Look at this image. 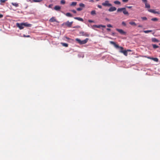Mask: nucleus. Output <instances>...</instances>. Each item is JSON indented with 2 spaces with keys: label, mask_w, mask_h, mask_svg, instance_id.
Instances as JSON below:
<instances>
[{
  "label": "nucleus",
  "mask_w": 160,
  "mask_h": 160,
  "mask_svg": "<svg viewBox=\"0 0 160 160\" xmlns=\"http://www.w3.org/2000/svg\"><path fill=\"white\" fill-rule=\"evenodd\" d=\"M110 44H112L115 48H119L120 49L119 52L122 53H123L125 56H127L128 55L127 51L126 50H123V48L122 47H120L118 44L113 41H110Z\"/></svg>",
  "instance_id": "nucleus-1"
},
{
  "label": "nucleus",
  "mask_w": 160,
  "mask_h": 160,
  "mask_svg": "<svg viewBox=\"0 0 160 160\" xmlns=\"http://www.w3.org/2000/svg\"><path fill=\"white\" fill-rule=\"evenodd\" d=\"M88 38H86L85 39L81 41L80 39L77 38L76 39V41H77L80 44H84L86 43L88 41Z\"/></svg>",
  "instance_id": "nucleus-2"
},
{
  "label": "nucleus",
  "mask_w": 160,
  "mask_h": 160,
  "mask_svg": "<svg viewBox=\"0 0 160 160\" xmlns=\"http://www.w3.org/2000/svg\"><path fill=\"white\" fill-rule=\"evenodd\" d=\"M102 5L105 7H109L112 6V5L109 3V1L108 0H106L104 2L102 3Z\"/></svg>",
  "instance_id": "nucleus-3"
},
{
  "label": "nucleus",
  "mask_w": 160,
  "mask_h": 160,
  "mask_svg": "<svg viewBox=\"0 0 160 160\" xmlns=\"http://www.w3.org/2000/svg\"><path fill=\"white\" fill-rule=\"evenodd\" d=\"M116 30L118 31L121 34L126 35V32L122 29L116 28Z\"/></svg>",
  "instance_id": "nucleus-4"
},
{
  "label": "nucleus",
  "mask_w": 160,
  "mask_h": 160,
  "mask_svg": "<svg viewBox=\"0 0 160 160\" xmlns=\"http://www.w3.org/2000/svg\"><path fill=\"white\" fill-rule=\"evenodd\" d=\"M73 23V22H69V21H68L67 22L63 23V25H65L67 26L68 27H71Z\"/></svg>",
  "instance_id": "nucleus-5"
},
{
  "label": "nucleus",
  "mask_w": 160,
  "mask_h": 160,
  "mask_svg": "<svg viewBox=\"0 0 160 160\" xmlns=\"http://www.w3.org/2000/svg\"><path fill=\"white\" fill-rule=\"evenodd\" d=\"M142 2H144L145 4V8L149 9L150 7V5L148 3L147 0H142Z\"/></svg>",
  "instance_id": "nucleus-6"
},
{
  "label": "nucleus",
  "mask_w": 160,
  "mask_h": 160,
  "mask_svg": "<svg viewBox=\"0 0 160 160\" xmlns=\"http://www.w3.org/2000/svg\"><path fill=\"white\" fill-rule=\"evenodd\" d=\"M16 25L17 27H18L20 29H23L24 28V26L23 24V23H21L19 24L18 23H17L16 24Z\"/></svg>",
  "instance_id": "nucleus-7"
},
{
  "label": "nucleus",
  "mask_w": 160,
  "mask_h": 160,
  "mask_svg": "<svg viewBox=\"0 0 160 160\" xmlns=\"http://www.w3.org/2000/svg\"><path fill=\"white\" fill-rule=\"evenodd\" d=\"M148 11L150 12L153 13L154 14H159L160 13L158 11H156L154 9H148Z\"/></svg>",
  "instance_id": "nucleus-8"
},
{
  "label": "nucleus",
  "mask_w": 160,
  "mask_h": 160,
  "mask_svg": "<svg viewBox=\"0 0 160 160\" xmlns=\"http://www.w3.org/2000/svg\"><path fill=\"white\" fill-rule=\"evenodd\" d=\"M117 9L116 8L114 7H111L108 9V10L110 12H112L115 11Z\"/></svg>",
  "instance_id": "nucleus-9"
},
{
  "label": "nucleus",
  "mask_w": 160,
  "mask_h": 160,
  "mask_svg": "<svg viewBox=\"0 0 160 160\" xmlns=\"http://www.w3.org/2000/svg\"><path fill=\"white\" fill-rule=\"evenodd\" d=\"M24 27H31L32 25L28 23V22L23 23Z\"/></svg>",
  "instance_id": "nucleus-10"
},
{
  "label": "nucleus",
  "mask_w": 160,
  "mask_h": 160,
  "mask_svg": "<svg viewBox=\"0 0 160 160\" xmlns=\"http://www.w3.org/2000/svg\"><path fill=\"white\" fill-rule=\"evenodd\" d=\"M49 21L50 22H57V20L54 17H52L49 19Z\"/></svg>",
  "instance_id": "nucleus-11"
},
{
  "label": "nucleus",
  "mask_w": 160,
  "mask_h": 160,
  "mask_svg": "<svg viewBox=\"0 0 160 160\" xmlns=\"http://www.w3.org/2000/svg\"><path fill=\"white\" fill-rule=\"evenodd\" d=\"M148 58L152 59L156 62H158V59L157 58L148 57Z\"/></svg>",
  "instance_id": "nucleus-12"
},
{
  "label": "nucleus",
  "mask_w": 160,
  "mask_h": 160,
  "mask_svg": "<svg viewBox=\"0 0 160 160\" xmlns=\"http://www.w3.org/2000/svg\"><path fill=\"white\" fill-rule=\"evenodd\" d=\"M124 8V9H123V10L122 11L123 14L125 15H128L129 14L128 12L126 10V8Z\"/></svg>",
  "instance_id": "nucleus-13"
},
{
  "label": "nucleus",
  "mask_w": 160,
  "mask_h": 160,
  "mask_svg": "<svg viewBox=\"0 0 160 160\" xmlns=\"http://www.w3.org/2000/svg\"><path fill=\"white\" fill-rule=\"evenodd\" d=\"M42 1V0H30L31 2L32 3L33 2H40Z\"/></svg>",
  "instance_id": "nucleus-14"
},
{
  "label": "nucleus",
  "mask_w": 160,
  "mask_h": 160,
  "mask_svg": "<svg viewBox=\"0 0 160 160\" xmlns=\"http://www.w3.org/2000/svg\"><path fill=\"white\" fill-rule=\"evenodd\" d=\"M74 18L75 19L82 22H83V19L82 18L80 17H74Z\"/></svg>",
  "instance_id": "nucleus-15"
},
{
  "label": "nucleus",
  "mask_w": 160,
  "mask_h": 160,
  "mask_svg": "<svg viewBox=\"0 0 160 160\" xmlns=\"http://www.w3.org/2000/svg\"><path fill=\"white\" fill-rule=\"evenodd\" d=\"M11 4L16 7H18L19 6L18 4L16 2H12Z\"/></svg>",
  "instance_id": "nucleus-16"
},
{
  "label": "nucleus",
  "mask_w": 160,
  "mask_h": 160,
  "mask_svg": "<svg viewBox=\"0 0 160 160\" xmlns=\"http://www.w3.org/2000/svg\"><path fill=\"white\" fill-rule=\"evenodd\" d=\"M54 9L56 10H59L61 9V7L58 6H56L54 7Z\"/></svg>",
  "instance_id": "nucleus-17"
},
{
  "label": "nucleus",
  "mask_w": 160,
  "mask_h": 160,
  "mask_svg": "<svg viewBox=\"0 0 160 160\" xmlns=\"http://www.w3.org/2000/svg\"><path fill=\"white\" fill-rule=\"evenodd\" d=\"M124 8H118L117 10V12H122L123 9H124Z\"/></svg>",
  "instance_id": "nucleus-18"
},
{
  "label": "nucleus",
  "mask_w": 160,
  "mask_h": 160,
  "mask_svg": "<svg viewBox=\"0 0 160 160\" xmlns=\"http://www.w3.org/2000/svg\"><path fill=\"white\" fill-rule=\"evenodd\" d=\"M65 15L67 16L68 17H72V14H71L69 12L65 14Z\"/></svg>",
  "instance_id": "nucleus-19"
},
{
  "label": "nucleus",
  "mask_w": 160,
  "mask_h": 160,
  "mask_svg": "<svg viewBox=\"0 0 160 160\" xmlns=\"http://www.w3.org/2000/svg\"><path fill=\"white\" fill-rule=\"evenodd\" d=\"M152 41L153 42H159V41L155 38H152Z\"/></svg>",
  "instance_id": "nucleus-20"
},
{
  "label": "nucleus",
  "mask_w": 160,
  "mask_h": 160,
  "mask_svg": "<svg viewBox=\"0 0 160 160\" xmlns=\"http://www.w3.org/2000/svg\"><path fill=\"white\" fill-rule=\"evenodd\" d=\"M114 3L116 4L120 5L121 4V2L118 1H115L114 2Z\"/></svg>",
  "instance_id": "nucleus-21"
},
{
  "label": "nucleus",
  "mask_w": 160,
  "mask_h": 160,
  "mask_svg": "<svg viewBox=\"0 0 160 160\" xmlns=\"http://www.w3.org/2000/svg\"><path fill=\"white\" fill-rule=\"evenodd\" d=\"M129 23L130 25H132V26H135L136 25V23L134 22H129Z\"/></svg>",
  "instance_id": "nucleus-22"
},
{
  "label": "nucleus",
  "mask_w": 160,
  "mask_h": 160,
  "mask_svg": "<svg viewBox=\"0 0 160 160\" xmlns=\"http://www.w3.org/2000/svg\"><path fill=\"white\" fill-rule=\"evenodd\" d=\"M77 3L76 2H73L70 5L72 6H75L76 5Z\"/></svg>",
  "instance_id": "nucleus-23"
},
{
  "label": "nucleus",
  "mask_w": 160,
  "mask_h": 160,
  "mask_svg": "<svg viewBox=\"0 0 160 160\" xmlns=\"http://www.w3.org/2000/svg\"><path fill=\"white\" fill-rule=\"evenodd\" d=\"M61 44L63 46L66 47H68V44L66 43H62Z\"/></svg>",
  "instance_id": "nucleus-24"
},
{
  "label": "nucleus",
  "mask_w": 160,
  "mask_h": 160,
  "mask_svg": "<svg viewBox=\"0 0 160 160\" xmlns=\"http://www.w3.org/2000/svg\"><path fill=\"white\" fill-rule=\"evenodd\" d=\"M91 14L92 15H94L96 14V11L95 10H93L91 12Z\"/></svg>",
  "instance_id": "nucleus-25"
},
{
  "label": "nucleus",
  "mask_w": 160,
  "mask_h": 160,
  "mask_svg": "<svg viewBox=\"0 0 160 160\" xmlns=\"http://www.w3.org/2000/svg\"><path fill=\"white\" fill-rule=\"evenodd\" d=\"M151 20L153 21H157L158 20V19L157 18H152Z\"/></svg>",
  "instance_id": "nucleus-26"
},
{
  "label": "nucleus",
  "mask_w": 160,
  "mask_h": 160,
  "mask_svg": "<svg viewBox=\"0 0 160 160\" xmlns=\"http://www.w3.org/2000/svg\"><path fill=\"white\" fill-rule=\"evenodd\" d=\"M152 31L151 30H146V31H144L143 32L145 33H148L150 32H152Z\"/></svg>",
  "instance_id": "nucleus-27"
},
{
  "label": "nucleus",
  "mask_w": 160,
  "mask_h": 160,
  "mask_svg": "<svg viewBox=\"0 0 160 160\" xmlns=\"http://www.w3.org/2000/svg\"><path fill=\"white\" fill-rule=\"evenodd\" d=\"M152 46L154 48H158V46L156 44H152Z\"/></svg>",
  "instance_id": "nucleus-28"
},
{
  "label": "nucleus",
  "mask_w": 160,
  "mask_h": 160,
  "mask_svg": "<svg viewBox=\"0 0 160 160\" xmlns=\"http://www.w3.org/2000/svg\"><path fill=\"white\" fill-rule=\"evenodd\" d=\"M93 26L95 28H99L101 27L100 25H94Z\"/></svg>",
  "instance_id": "nucleus-29"
},
{
  "label": "nucleus",
  "mask_w": 160,
  "mask_h": 160,
  "mask_svg": "<svg viewBox=\"0 0 160 160\" xmlns=\"http://www.w3.org/2000/svg\"><path fill=\"white\" fill-rule=\"evenodd\" d=\"M60 2L61 4H64L65 3V1L64 0H62Z\"/></svg>",
  "instance_id": "nucleus-30"
},
{
  "label": "nucleus",
  "mask_w": 160,
  "mask_h": 160,
  "mask_svg": "<svg viewBox=\"0 0 160 160\" xmlns=\"http://www.w3.org/2000/svg\"><path fill=\"white\" fill-rule=\"evenodd\" d=\"M79 6L81 7H85V5L82 3H80L79 4Z\"/></svg>",
  "instance_id": "nucleus-31"
},
{
  "label": "nucleus",
  "mask_w": 160,
  "mask_h": 160,
  "mask_svg": "<svg viewBox=\"0 0 160 160\" xmlns=\"http://www.w3.org/2000/svg\"><path fill=\"white\" fill-rule=\"evenodd\" d=\"M77 10L78 11H81L82 10V8H79L77 9Z\"/></svg>",
  "instance_id": "nucleus-32"
},
{
  "label": "nucleus",
  "mask_w": 160,
  "mask_h": 160,
  "mask_svg": "<svg viewBox=\"0 0 160 160\" xmlns=\"http://www.w3.org/2000/svg\"><path fill=\"white\" fill-rule=\"evenodd\" d=\"M107 26L108 27H109V28H112V26L110 24H108L107 25Z\"/></svg>",
  "instance_id": "nucleus-33"
},
{
  "label": "nucleus",
  "mask_w": 160,
  "mask_h": 160,
  "mask_svg": "<svg viewBox=\"0 0 160 160\" xmlns=\"http://www.w3.org/2000/svg\"><path fill=\"white\" fill-rule=\"evenodd\" d=\"M142 18L143 20H146L147 19V18L146 17H142Z\"/></svg>",
  "instance_id": "nucleus-34"
},
{
  "label": "nucleus",
  "mask_w": 160,
  "mask_h": 160,
  "mask_svg": "<svg viewBox=\"0 0 160 160\" xmlns=\"http://www.w3.org/2000/svg\"><path fill=\"white\" fill-rule=\"evenodd\" d=\"M7 0H0V1L1 2L4 3Z\"/></svg>",
  "instance_id": "nucleus-35"
},
{
  "label": "nucleus",
  "mask_w": 160,
  "mask_h": 160,
  "mask_svg": "<svg viewBox=\"0 0 160 160\" xmlns=\"http://www.w3.org/2000/svg\"><path fill=\"white\" fill-rule=\"evenodd\" d=\"M23 36L24 37H27V38H29L30 37V36L29 35H28L26 36L25 35H23Z\"/></svg>",
  "instance_id": "nucleus-36"
},
{
  "label": "nucleus",
  "mask_w": 160,
  "mask_h": 160,
  "mask_svg": "<svg viewBox=\"0 0 160 160\" xmlns=\"http://www.w3.org/2000/svg\"><path fill=\"white\" fill-rule=\"evenodd\" d=\"M122 24L123 25H124V26H126V23L125 22H122Z\"/></svg>",
  "instance_id": "nucleus-37"
},
{
  "label": "nucleus",
  "mask_w": 160,
  "mask_h": 160,
  "mask_svg": "<svg viewBox=\"0 0 160 160\" xmlns=\"http://www.w3.org/2000/svg\"><path fill=\"white\" fill-rule=\"evenodd\" d=\"M88 22H90V23H92V22H94V21H92V20H88Z\"/></svg>",
  "instance_id": "nucleus-38"
},
{
  "label": "nucleus",
  "mask_w": 160,
  "mask_h": 160,
  "mask_svg": "<svg viewBox=\"0 0 160 160\" xmlns=\"http://www.w3.org/2000/svg\"><path fill=\"white\" fill-rule=\"evenodd\" d=\"M128 0H122V1L124 2H127L128 1Z\"/></svg>",
  "instance_id": "nucleus-39"
},
{
  "label": "nucleus",
  "mask_w": 160,
  "mask_h": 160,
  "mask_svg": "<svg viewBox=\"0 0 160 160\" xmlns=\"http://www.w3.org/2000/svg\"><path fill=\"white\" fill-rule=\"evenodd\" d=\"M71 11L74 13H76V11L75 10H72Z\"/></svg>",
  "instance_id": "nucleus-40"
},
{
  "label": "nucleus",
  "mask_w": 160,
  "mask_h": 160,
  "mask_svg": "<svg viewBox=\"0 0 160 160\" xmlns=\"http://www.w3.org/2000/svg\"><path fill=\"white\" fill-rule=\"evenodd\" d=\"M84 32H80V33L81 34H82L83 35H84L85 34H84Z\"/></svg>",
  "instance_id": "nucleus-41"
},
{
  "label": "nucleus",
  "mask_w": 160,
  "mask_h": 160,
  "mask_svg": "<svg viewBox=\"0 0 160 160\" xmlns=\"http://www.w3.org/2000/svg\"><path fill=\"white\" fill-rule=\"evenodd\" d=\"M98 7L99 8H102V6L100 5H98Z\"/></svg>",
  "instance_id": "nucleus-42"
},
{
  "label": "nucleus",
  "mask_w": 160,
  "mask_h": 160,
  "mask_svg": "<svg viewBox=\"0 0 160 160\" xmlns=\"http://www.w3.org/2000/svg\"><path fill=\"white\" fill-rule=\"evenodd\" d=\"M100 27L103 28H105L106 27V26L105 25H100Z\"/></svg>",
  "instance_id": "nucleus-43"
},
{
  "label": "nucleus",
  "mask_w": 160,
  "mask_h": 160,
  "mask_svg": "<svg viewBox=\"0 0 160 160\" xmlns=\"http://www.w3.org/2000/svg\"><path fill=\"white\" fill-rule=\"evenodd\" d=\"M3 15L2 14H0V18H2Z\"/></svg>",
  "instance_id": "nucleus-44"
},
{
  "label": "nucleus",
  "mask_w": 160,
  "mask_h": 160,
  "mask_svg": "<svg viewBox=\"0 0 160 160\" xmlns=\"http://www.w3.org/2000/svg\"><path fill=\"white\" fill-rule=\"evenodd\" d=\"M115 33L114 32H113L112 33V35L113 36H114L115 35Z\"/></svg>",
  "instance_id": "nucleus-45"
},
{
  "label": "nucleus",
  "mask_w": 160,
  "mask_h": 160,
  "mask_svg": "<svg viewBox=\"0 0 160 160\" xmlns=\"http://www.w3.org/2000/svg\"><path fill=\"white\" fill-rule=\"evenodd\" d=\"M107 30L108 31H110L111 30V29L110 28H107Z\"/></svg>",
  "instance_id": "nucleus-46"
},
{
  "label": "nucleus",
  "mask_w": 160,
  "mask_h": 160,
  "mask_svg": "<svg viewBox=\"0 0 160 160\" xmlns=\"http://www.w3.org/2000/svg\"><path fill=\"white\" fill-rule=\"evenodd\" d=\"M80 27L79 26H78L76 27H74V28H80Z\"/></svg>",
  "instance_id": "nucleus-47"
},
{
  "label": "nucleus",
  "mask_w": 160,
  "mask_h": 160,
  "mask_svg": "<svg viewBox=\"0 0 160 160\" xmlns=\"http://www.w3.org/2000/svg\"><path fill=\"white\" fill-rule=\"evenodd\" d=\"M89 1L90 2H93L94 0H90Z\"/></svg>",
  "instance_id": "nucleus-48"
},
{
  "label": "nucleus",
  "mask_w": 160,
  "mask_h": 160,
  "mask_svg": "<svg viewBox=\"0 0 160 160\" xmlns=\"http://www.w3.org/2000/svg\"><path fill=\"white\" fill-rule=\"evenodd\" d=\"M127 7L128 8H131L132 7L129 6V7Z\"/></svg>",
  "instance_id": "nucleus-49"
},
{
  "label": "nucleus",
  "mask_w": 160,
  "mask_h": 160,
  "mask_svg": "<svg viewBox=\"0 0 160 160\" xmlns=\"http://www.w3.org/2000/svg\"><path fill=\"white\" fill-rule=\"evenodd\" d=\"M106 20H107V21H108L109 20V19L108 18H106Z\"/></svg>",
  "instance_id": "nucleus-50"
},
{
  "label": "nucleus",
  "mask_w": 160,
  "mask_h": 160,
  "mask_svg": "<svg viewBox=\"0 0 160 160\" xmlns=\"http://www.w3.org/2000/svg\"><path fill=\"white\" fill-rule=\"evenodd\" d=\"M66 38L67 39H69V38H68V37H66Z\"/></svg>",
  "instance_id": "nucleus-51"
},
{
  "label": "nucleus",
  "mask_w": 160,
  "mask_h": 160,
  "mask_svg": "<svg viewBox=\"0 0 160 160\" xmlns=\"http://www.w3.org/2000/svg\"><path fill=\"white\" fill-rule=\"evenodd\" d=\"M127 51H129L130 50H127Z\"/></svg>",
  "instance_id": "nucleus-52"
},
{
  "label": "nucleus",
  "mask_w": 160,
  "mask_h": 160,
  "mask_svg": "<svg viewBox=\"0 0 160 160\" xmlns=\"http://www.w3.org/2000/svg\"><path fill=\"white\" fill-rule=\"evenodd\" d=\"M99 0H96V1H98Z\"/></svg>",
  "instance_id": "nucleus-53"
},
{
  "label": "nucleus",
  "mask_w": 160,
  "mask_h": 160,
  "mask_svg": "<svg viewBox=\"0 0 160 160\" xmlns=\"http://www.w3.org/2000/svg\"><path fill=\"white\" fill-rule=\"evenodd\" d=\"M159 45H160V43L159 44Z\"/></svg>",
  "instance_id": "nucleus-54"
}]
</instances>
